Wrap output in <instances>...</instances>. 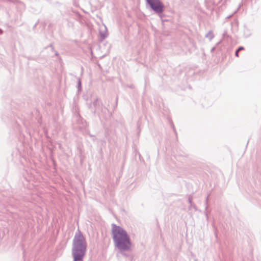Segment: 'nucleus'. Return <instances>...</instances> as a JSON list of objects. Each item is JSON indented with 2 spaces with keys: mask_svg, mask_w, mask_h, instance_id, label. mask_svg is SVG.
I'll return each mask as SVG.
<instances>
[{
  "mask_svg": "<svg viewBox=\"0 0 261 261\" xmlns=\"http://www.w3.org/2000/svg\"><path fill=\"white\" fill-rule=\"evenodd\" d=\"M151 8L157 13L163 11L164 5L160 0H146Z\"/></svg>",
  "mask_w": 261,
  "mask_h": 261,
  "instance_id": "nucleus-3",
  "label": "nucleus"
},
{
  "mask_svg": "<svg viewBox=\"0 0 261 261\" xmlns=\"http://www.w3.org/2000/svg\"><path fill=\"white\" fill-rule=\"evenodd\" d=\"M239 51L238 50H237V51H236V56H237V57H238V56H238V52H239Z\"/></svg>",
  "mask_w": 261,
  "mask_h": 261,
  "instance_id": "nucleus-5",
  "label": "nucleus"
},
{
  "mask_svg": "<svg viewBox=\"0 0 261 261\" xmlns=\"http://www.w3.org/2000/svg\"><path fill=\"white\" fill-rule=\"evenodd\" d=\"M243 49H244V47L241 46V47H240L238 50L239 51H240V50H243Z\"/></svg>",
  "mask_w": 261,
  "mask_h": 261,
  "instance_id": "nucleus-4",
  "label": "nucleus"
},
{
  "mask_svg": "<svg viewBox=\"0 0 261 261\" xmlns=\"http://www.w3.org/2000/svg\"><path fill=\"white\" fill-rule=\"evenodd\" d=\"M87 250L85 238L81 232L76 233L73 240L72 253L73 261L82 260Z\"/></svg>",
  "mask_w": 261,
  "mask_h": 261,
  "instance_id": "nucleus-2",
  "label": "nucleus"
},
{
  "mask_svg": "<svg viewBox=\"0 0 261 261\" xmlns=\"http://www.w3.org/2000/svg\"><path fill=\"white\" fill-rule=\"evenodd\" d=\"M112 234L115 246L123 250L130 249L132 243L130 238L124 229L114 224L112 225Z\"/></svg>",
  "mask_w": 261,
  "mask_h": 261,
  "instance_id": "nucleus-1",
  "label": "nucleus"
},
{
  "mask_svg": "<svg viewBox=\"0 0 261 261\" xmlns=\"http://www.w3.org/2000/svg\"><path fill=\"white\" fill-rule=\"evenodd\" d=\"M2 32H3L1 30H0V33L1 34L2 33Z\"/></svg>",
  "mask_w": 261,
  "mask_h": 261,
  "instance_id": "nucleus-6",
  "label": "nucleus"
}]
</instances>
